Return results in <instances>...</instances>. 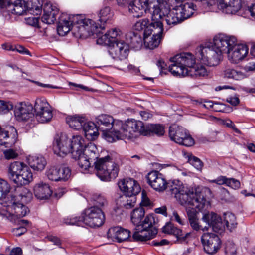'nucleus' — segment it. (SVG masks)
<instances>
[{"mask_svg":"<svg viewBox=\"0 0 255 255\" xmlns=\"http://www.w3.org/2000/svg\"><path fill=\"white\" fill-rule=\"evenodd\" d=\"M195 55L190 52H182L169 58L173 64H207L211 56L214 61L220 62L223 59V54H228L229 59L233 64H237L243 60L248 53L246 45L237 44V39L234 36H229L219 34L213 38V43L206 44L205 46L200 45L195 49Z\"/></svg>","mask_w":255,"mask_h":255,"instance_id":"f257e3e1","label":"nucleus"},{"mask_svg":"<svg viewBox=\"0 0 255 255\" xmlns=\"http://www.w3.org/2000/svg\"><path fill=\"white\" fill-rule=\"evenodd\" d=\"M155 3L156 5H153V10L150 19L145 18L139 20L136 22L135 26L137 29H141L143 27L145 28V37L153 33V36L148 42V46L151 49L158 47L163 38L164 20L170 27L183 21L176 6L171 9L166 8L165 7L163 9L158 0H157Z\"/></svg>","mask_w":255,"mask_h":255,"instance_id":"f03ea898","label":"nucleus"},{"mask_svg":"<svg viewBox=\"0 0 255 255\" xmlns=\"http://www.w3.org/2000/svg\"><path fill=\"white\" fill-rule=\"evenodd\" d=\"M136 23L134 25V31H130L126 35V42L119 40L120 30L116 28L112 29L107 31L102 37L97 40V44L106 45L108 47V52L111 57L115 59L120 60L125 59L128 57L129 49L135 51L140 50L142 46L143 40L146 42V39L153 33L146 37L144 35L145 29L136 28Z\"/></svg>","mask_w":255,"mask_h":255,"instance_id":"7ed1b4c3","label":"nucleus"},{"mask_svg":"<svg viewBox=\"0 0 255 255\" xmlns=\"http://www.w3.org/2000/svg\"><path fill=\"white\" fill-rule=\"evenodd\" d=\"M8 175L9 179L18 185L13 193H10L9 198H14L25 204L30 202L32 199V193L22 186L32 180L33 175L30 168L23 162L14 161L8 167Z\"/></svg>","mask_w":255,"mask_h":255,"instance_id":"20e7f679","label":"nucleus"},{"mask_svg":"<svg viewBox=\"0 0 255 255\" xmlns=\"http://www.w3.org/2000/svg\"><path fill=\"white\" fill-rule=\"evenodd\" d=\"M144 123L135 119H128L125 122L122 121L116 122L114 127V136L110 132H106V140L113 142L117 140L135 138L139 135H143L145 133Z\"/></svg>","mask_w":255,"mask_h":255,"instance_id":"39448f33","label":"nucleus"},{"mask_svg":"<svg viewBox=\"0 0 255 255\" xmlns=\"http://www.w3.org/2000/svg\"><path fill=\"white\" fill-rule=\"evenodd\" d=\"M94 164L96 175L103 181L109 182L118 175L119 166L109 155L100 158Z\"/></svg>","mask_w":255,"mask_h":255,"instance_id":"423d86ee","label":"nucleus"},{"mask_svg":"<svg viewBox=\"0 0 255 255\" xmlns=\"http://www.w3.org/2000/svg\"><path fill=\"white\" fill-rule=\"evenodd\" d=\"M180 204L183 206H192L199 209L204 207L206 199L202 192L196 190L194 193L193 189L191 190L187 187L184 189V192L180 193L175 197Z\"/></svg>","mask_w":255,"mask_h":255,"instance_id":"0eeeda50","label":"nucleus"},{"mask_svg":"<svg viewBox=\"0 0 255 255\" xmlns=\"http://www.w3.org/2000/svg\"><path fill=\"white\" fill-rule=\"evenodd\" d=\"M202 219L208 225V227L205 226L202 228L201 225H199L197 218L189 221L190 226L194 230L196 231H198L200 230L203 231H207L208 229V227H211L214 232H219L225 229V225L222 221L221 217L215 213H205L203 215Z\"/></svg>","mask_w":255,"mask_h":255,"instance_id":"6e6552de","label":"nucleus"},{"mask_svg":"<svg viewBox=\"0 0 255 255\" xmlns=\"http://www.w3.org/2000/svg\"><path fill=\"white\" fill-rule=\"evenodd\" d=\"M77 156L72 158L78 161V164L82 171L92 168L94 166V162L100 158L96 146L92 143H88L83 152L78 154Z\"/></svg>","mask_w":255,"mask_h":255,"instance_id":"1a4fd4ad","label":"nucleus"},{"mask_svg":"<svg viewBox=\"0 0 255 255\" xmlns=\"http://www.w3.org/2000/svg\"><path fill=\"white\" fill-rule=\"evenodd\" d=\"M169 136L172 141L185 146H191L195 143L189 132L184 128L173 124L169 127Z\"/></svg>","mask_w":255,"mask_h":255,"instance_id":"9d476101","label":"nucleus"},{"mask_svg":"<svg viewBox=\"0 0 255 255\" xmlns=\"http://www.w3.org/2000/svg\"><path fill=\"white\" fill-rule=\"evenodd\" d=\"M83 213L84 216L81 217L82 224L91 227H99L104 223L105 217L103 209L92 206L85 209Z\"/></svg>","mask_w":255,"mask_h":255,"instance_id":"9b49d317","label":"nucleus"},{"mask_svg":"<svg viewBox=\"0 0 255 255\" xmlns=\"http://www.w3.org/2000/svg\"><path fill=\"white\" fill-rule=\"evenodd\" d=\"M34 116L37 120L42 123H47L53 117L52 111L49 104L41 99H36L34 106Z\"/></svg>","mask_w":255,"mask_h":255,"instance_id":"f8f14e48","label":"nucleus"},{"mask_svg":"<svg viewBox=\"0 0 255 255\" xmlns=\"http://www.w3.org/2000/svg\"><path fill=\"white\" fill-rule=\"evenodd\" d=\"M151 0H134L128 3V10L133 17L139 18L144 13L150 12L153 5H156L155 2Z\"/></svg>","mask_w":255,"mask_h":255,"instance_id":"ddd939ff","label":"nucleus"},{"mask_svg":"<svg viewBox=\"0 0 255 255\" xmlns=\"http://www.w3.org/2000/svg\"><path fill=\"white\" fill-rule=\"evenodd\" d=\"M201 240L205 252L208 254L216 253L221 248V241L219 237L214 233H204Z\"/></svg>","mask_w":255,"mask_h":255,"instance_id":"4468645a","label":"nucleus"},{"mask_svg":"<svg viewBox=\"0 0 255 255\" xmlns=\"http://www.w3.org/2000/svg\"><path fill=\"white\" fill-rule=\"evenodd\" d=\"M247 0H219L218 7L227 14H235L240 10L245 11Z\"/></svg>","mask_w":255,"mask_h":255,"instance_id":"2eb2a0df","label":"nucleus"},{"mask_svg":"<svg viewBox=\"0 0 255 255\" xmlns=\"http://www.w3.org/2000/svg\"><path fill=\"white\" fill-rule=\"evenodd\" d=\"M14 115L18 121L27 122L34 117V106L28 102L17 103L13 108Z\"/></svg>","mask_w":255,"mask_h":255,"instance_id":"dca6fc26","label":"nucleus"},{"mask_svg":"<svg viewBox=\"0 0 255 255\" xmlns=\"http://www.w3.org/2000/svg\"><path fill=\"white\" fill-rule=\"evenodd\" d=\"M75 31L74 34H77V36L79 37L80 38H85L88 36H93L98 39L100 37L103 36L99 30H98V24L96 22L93 20L92 23H89V22H85V24H81L76 26L73 28ZM97 42V40H96Z\"/></svg>","mask_w":255,"mask_h":255,"instance_id":"f3484780","label":"nucleus"},{"mask_svg":"<svg viewBox=\"0 0 255 255\" xmlns=\"http://www.w3.org/2000/svg\"><path fill=\"white\" fill-rule=\"evenodd\" d=\"M70 139L63 133L57 134L53 142V151L55 154L64 157L70 152Z\"/></svg>","mask_w":255,"mask_h":255,"instance_id":"a211bd4d","label":"nucleus"},{"mask_svg":"<svg viewBox=\"0 0 255 255\" xmlns=\"http://www.w3.org/2000/svg\"><path fill=\"white\" fill-rule=\"evenodd\" d=\"M147 183L155 190L159 192L164 191L167 182L163 175L157 171H152L147 176Z\"/></svg>","mask_w":255,"mask_h":255,"instance_id":"6ab92c4d","label":"nucleus"},{"mask_svg":"<svg viewBox=\"0 0 255 255\" xmlns=\"http://www.w3.org/2000/svg\"><path fill=\"white\" fill-rule=\"evenodd\" d=\"M118 186L125 194L136 196L141 190L138 182L132 178H126L121 180L118 182Z\"/></svg>","mask_w":255,"mask_h":255,"instance_id":"aec40b11","label":"nucleus"},{"mask_svg":"<svg viewBox=\"0 0 255 255\" xmlns=\"http://www.w3.org/2000/svg\"><path fill=\"white\" fill-rule=\"evenodd\" d=\"M96 119L99 129L102 132V136L105 140L106 132L111 133L114 136V127L117 121H115L112 116L106 114L99 116Z\"/></svg>","mask_w":255,"mask_h":255,"instance_id":"412c9836","label":"nucleus"},{"mask_svg":"<svg viewBox=\"0 0 255 255\" xmlns=\"http://www.w3.org/2000/svg\"><path fill=\"white\" fill-rule=\"evenodd\" d=\"M27 2L24 0H9L7 2L5 12L10 13L22 15L27 11Z\"/></svg>","mask_w":255,"mask_h":255,"instance_id":"4be33fe9","label":"nucleus"},{"mask_svg":"<svg viewBox=\"0 0 255 255\" xmlns=\"http://www.w3.org/2000/svg\"><path fill=\"white\" fill-rule=\"evenodd\" d=\"M107 237L113 241L121 243L130 237V232L128 229L116 226L111 228L107 232Z\"/></svg>","mask_w":255,"mask_h":255,"instance_id":"5701e85b","label":"nucleus"},{"mask_svg":"<svg viewBox=\"0 0 255 255\" xmlns=\"http://www.w3.org/2000/svg\"><path fill=\"white\" fill-rule=\"evenodd\" d=\"M24 204L25 203L18 202V201H16V199H14V198L10 199L8 197L6 199L5 206L9 210H13L19 218L26 216L29 212V209Z\"/></svg>","mask_w":255,"mask_h":255,"instance_id":"b1692460","label":"nucleus"},{"mask_svg":"<svg viewBox=\"0 0 255 255\" xmlns=\"http://www.w3.org/2000/svg\"><path fill=\"white\" fill-rule=\"evenodd\" d=\"M186 65H158L160 73L167 74V72H170L172 75L176 76L184 77L188 76V73H186V70L188 69V66L186 67Z\"/></svg>","mask_w":255,"mask_h":255,"instance_id":"393cba45","label":"nucleus"},{"mask_svg":"<svg viewBox=\"0 0 255 255\" xmlns=\"http://www.w3.org/2000/svg\"><path fill=\"white\" fill-rule=\"evenodd\" d=\"M70 153L72 157H78L77 155L83 152L87 147L84 139L80 135H76L70 139Z\"/></svg>","mask_w":255,"mask_h":255,"instance_id":"a878e982","label":"nucleus"},{"mask_svg":"<svg viewBox=\"0 0 255 255\" xmlns=\"http://www.w3.org/2000/svg\"><path fill=\"white\" fill-rule=\"evenodd\" d=\"M162 232L164 233L174 235L178 241L180 242H184L191 235V233H185L170 223H167L162 228Z\"/></svg>","mask_w":255,"mask_h":255,"instance_id":"bb28decb","label":"nucleus"},{"mask_svg":"<svg viewBox=\"0 0 255 255\" xmlns=\"http://www.w3.org/2000/svg\"><path fill=\"white\" fill-rule=\"evenodd\" d=\"M136 230L132 236V241L135 242H145L154 238L158 232L156 228H152L150 231H145L142 229Z\"/></svg>","mask_w":255,"mask_h":255,"instance_id":"cd10ccee","label":"nucleus"},{"mask_svg":"<svg viewBox=\"0 0 255 255\" xmlns=\"http://www.w3.org/2000/svg\"><path fill=\"white\" fill-rule=\"evenodd\" d=\"M34 193L38 199H47L51 196L52 191L48 184L41 182L34 186Z\"/></svg>","mask_w":255,"mask_h":255,"instance_id":"c85d7f7f","label":"nucleus"},{"mask_svg":"<svg viewBox=\"0 0 255 255\" xmlns=\"http://www.w3.org/2000/svg\"><path fill=\"white\" fill-rule=\"evenodd\" d=\"M176 7L183 21L190 18L197 9V6L193 2H186Z\"/></svg>","mask_w":255,"mask_h":255,"instance_id":"c756f323","label":"nucleus"},{"mask_svg":"<svg viewBox=\"0 0 255 255\" xmlns=\"http://www.w3.org/2000/svg\"><path fill=\"white\" fill-rule=\"evenodd\" d=\"M114 14L109 6H105L101 9L99 13V19L96 24H98V30L100 31L105 28V24L108 20H110L113 16Z\"/></svg>","mask_w":255,"mask_h":255,"instance_id":"7c9ffc66","label":"nucleus"},{"mask_svg":"<svg viewBox=\"0 0 255 255\" xmlns=\"http://www.w3.org/2000/svg\"><path fill=\"white\" fill-rule=\"evenodd\" d=\"M58 13L57 10H55L52 5H45L43 7V14L42 21L48 24H53L56 20V16Z\"/></svg>","mask_w":255,"mask_h":255,"instance_id":"2f4dec72","label":"nucleus"},{"mask_svg":"<svg viewBox=\"0 0 255 255\" xmlns=\"http://www.w3.org/2000/svg\"><path fill=\"white\" fill-rule=\"evenodd\" d=\"M66 121L71 128L75 130H80L83 128L87 120L85 117L79 115L68 116Z\"/></svg>","mask_w":255,"mask_h":255,"instance_id":"473e14b6","label":"nucleus"},{"mask_svg":"<svg viewBox=\"0 0 255 255\" xmlns=\"http://www.w3.org/2000/svg\"><path fill=\"white\" fill-rule=\"evenodd\" d=\"M136 202L135 196L124 194L119 196L117 200L116 204L119 207L128 209L133 208L135 206Z\"/></svg>","mask_w":255,"mask_h":255,"instance_id":"72a5a7b5","label":"nucleus"},{"mask_svg":"<svg viewBox=\"0 0 255 255\" xmlns=\"http://www.w3.org/2000/svg\"><path fill=\"white\" fill-rule=\"evenodd\" d=\"M73 29L70 21L67 20V14L63 13L59 17L57 24V30L58 34L62 36H65Z\"/></svg>","mask_w":255,"mask_h":255,"instance_id":"f704fd0d","label":"nucleus"},{"mask_svg":"<svg viewBox=\"0 0 255 255\" xmlns=\"http://www.w3.org/2000/svg\"><path fill=\"white\" fill-rule=\"evenodd\" d=\"M82 129L84 131L86 137L89 140H94L99 135V128H97L93 122L86 121Z\"/></svg>","mask_w":255,"mask_h":255,"instance_id":"c9c22d12","label":"nucleus"},{"mask_svg":"<svg viewBox=\"0 0 255 255\" xmlns=\"http://www.w3.org/2000/svg\"><path fill=\"white\" fill-rule=\"evenodd\" d=\"M145 133L143 135H151L156 134L158 136L163 135L164 134V127L161 124H148L144 125Z\"/></svg>","mask_w":255,"mask_h":255,"instance_id":"e433bc0d","label":"nucleus"},{"mask_svg":"<svg viewBox=\"0 0 255 255\" xmlns=\"http://www.w3.org/2000/svg\"><path fill=\"white\" fill-rule=\"evenodd\" d=\"M158 219L154 214L147 215L144 220L140 223V228L145 231H150L151 229L156 228L155 225L158 223Z\"/></svg>","mask_w":255,"mask_h":255,"instance_id":"4c0bfd02","label":"nucleus"},{"mask_svg":"<svg viewBox=\"0 0 255 255\" xmlns=\"http://www.w3.org/2000/svg\"><path fill=\"white\" fill-rule=\"evenodd\" d=\"M28 163L32 168L37 171L43 170L46 165L45 158L42 156H30L28 158Z\"/></svg>","mask_w":255,"mask_h":255,"instance_id":"58836bf2","label":"nucleus"},{"mask_svg":"<svg viewBox=\"0 0 255 255\" xmlns=\"http://www.w3.org/2000/svg\"><path fill=\"white\" fill-rule=\"evenodd\" d=\"M144 215L145 210L142 207L135 208L131 213V221L137 228L136 230L140 229L139 224L141 223Z\"/></svg>","mask_w":255,"mask_h":255,"instance_id":"ea45409f","label":"nucleus"},{"mask_svg":"<svg viewBox=\"0 0 255 255\" xmlns=\"http://www.w3.org/2000/svg\"><path fill=\"white\" fill-rule=\"evenodd\" d=\"M207 70L203 65H191L186 70V73H188V76L191 77L204 76L207 75Z\"/></svg>","mask_w":255,"mask_h":255,"instance_id":"a19ab883","label":"nucleus"},{"mask_svg":"<svg viewBox=\"0 0 255 255\" xmlns=\"http://www.w3.org/2000/svg\"><path fill=\"white\" fill-rule=\"evenodd\" d=\"M27 4V12L35 15L41 14L43 6L42 0H29Z\"/></svg>","mask_w":255,"mask_h":255,"instance_id":"79ce46f5","label":"nucleus"},{"mask_svg":"<svg viewBox=\"0 0 255 255\" xmlns=\"http://www.w3.org/2000/svg\"><path fill=\"white\" fill-rule=\"evenodd\" d=\"M186 188V187H185L181 181L174 180L167 182L166 189H168L169 191L175 197L177 194L184 192V189Z\"/></svg>","mask_w":255,"mask_h":255,"instance_id":"37998d69","label":"nucleus"},{"mask_svg":"<svg viewBox=\"0 0 255 255\" xmlns=\"http://www.w3.org/2000/svg\"><path fill=\"white\" fill-rule=\"evenodd\" d=\"M67 20L70 21V24L74 28L76 26L81 24H85V22L92 23L93 20L90 19H86L81 14L69 15L67 14Z\"/></svg>","mask_w":255,"mask_h":255,"instance_id":"c03bdc74","label":"nucleus"},{"mask_svg":"<svg viewBox=\"0 0 255 255\" xmlns=\"http://www.w3.org/2000/svg\"><path fill=\"white\" fill-rule=\"evenodd\" d=\"M224 221L226 228L230 232L236 228L238 223L234 214L231 212H227L224 214Z\"/></svg>","mask_w":255,"mask_h":255,"instance_id":"a18cd8bd","label":"nucleus"},{"mask_svg":"<svg viewBox=\"0 0 255 255\" xmlns=\"http://www.w3.org/2000/svg\"><path fill=\"white\" fill-rule=\"evenodd\" d=\"M46 175L50 180L60 181V169L57 167L51 166L48 168L46 171Z\"/></svg>","mask_w":255,"mask_h":255,"instance_id":"49530a36","label":"nucleus"},{"mask_svg":"<svg viewBox=\"0 0 255 255\" xmlns=\"http://www.w3.org/2000/svg\"><path fill=\"white\" fill-rule=\"evenodd\" d=\"M91 201L94 204L93 206H96L102 209L108 204L107 201L105 197L101 194L94 193L92 195Z\"/></svg>","mask_w":255,"mask_h":255,"instance_id":"de8ad7c7","label":"nucleus"},{"mask_svg":"<svg viewBox=\"0 0 255 255\" xmlns=\"http://www.w3.org/2000/svg\"><path fill=\"white\" fill-rule=\"evenodd\" d=\"M246 77L245 75L241 72L234 69H227L224 71V77L233 79L236 80H241Z\"/></svg>","mask_w":255,"mask_h":255,"instance_id":"09e8293b","label":"nucleus"},{"mask_svg":"<svg viewBox=\"0 0 255 255\" xmlns=\"http://www.w3.org/2000/svg\"><path fill=\"white\" fill-rule=\"evenodd\" d=\"M10 186L4 180L0 179V199H3L6 203V199L10 197Z\"/></svg>","mask_w":255,"mask_h":255,"instance_id":"8fccbe9b","label":"nucleus"},{"mask_svg":"<svg viewBox=\"0 0 255 255\" xmlns=\"http://www.w3.org/2000/svg\"><path fill=\"white\" fill-rule=\"evenodd\" d=\"M60 169V181H66L71 176V169L65 165L61 166Z\"/></svg>","mask_w":255,"mask_h":255,"instance_id":"3c124183","label":"nucleus"},{"mask_svg":"<svg viewBox=\"0 0 255 255\" xmlns=\"http://www.w3.org/2000/svg\"><path fill=\"white\" fill-rule=\"evenodd\" d=\"M14 106L11 102L0 100V114H6L12 110Z\"/></svg>","mask_w":255,"mask_h":255,"instance_id":"603ef678","label":"nucleus"},{"mask_svg":"<svg viewBox=\"0 0 255 255\" xmlns=\"http://www.w3.org/2000/svg\"><path fill=\"white\" fill-rule=\"evenodd\" d=\"M121 67H117L118 69L125 72H129L132 74H138L140 73V70L133 65H121Z\"/></svg>","mask_w":255,"mask_h":255,"instance_id":"864d4df0","label":"nucleus"},{"mask_svg":"<svg viewBox=\"0 0 255 255\" xmlns=\"http://www.w3.org/2000/svg\"><path fill=\"white\" fill-rule=\"evenodd\" d=\"M64 222L66 225L82 226L81 217H75L72 218H65L64 219Z\"/></svg>","mask_w":255,"mask_h":255,"instance_id":"5fc2aeb1","label":"nucleus"},{"mask_svg":"<svg viewBox=\"0 0 255 255\" xmlns=\"http://www.w3.org/2000/svg\"><path fill=\"white\" fill-rule=\"evenodd\" d=\"M3 154L5 158L7 160L15 159L18 156V154L16 150L13 149H8L4 150Z\"/></svg>","mask_w":255,"mask_h":255,"instance_id":"6e6d98bb","label":"nucleus"},{"mask_svg":"<svg viewBox=\"0 0 255 255\" xmlns=\"http://www.w3.org/2000/svg\"><path fill=\"white\" fill-rule=\"evenodd\" d=\"M196 209H199L194 206L192 207H188L186 208V213L189 221L197 218V212Z\"/></svg>","mask_w":255,"mask_h":255,"instance_id":"4d7b16f0","label":"nucleus"},{"mask_svg":"<svg viewBox=\"0 0 255 255\" xmlns=\"http://www.w3.org/2000/svg\"><path fill=\"white\" fill-rule=\"evenodd\" d=\"M189 162L198 170H201L203 167V163L199 158L195 156H191L189 158Z\"/></svg>","mask_w":255,"mask_h":255,"instance_id":"13d9d810","label":"nucleus"},{"mask_svg":"<svg viewBox=\"0 0 255 255\" xmlns=\"http://www.w3.org/2000/svg\"><path fill=\"white\" fill-rule=\"evenodd\" d=\"M226 185L234 189H237L240 188V182L239 180L235 178H228V181L227 182Z\"/></svg>","mask_w":255,"mask_h":255,"instance_id":"bf43d9fd","label":"nucleus"},{"mask_svg":"<svg viewBox=\"0 0 255 255\" xmlns=\"http://www.w3.org/2000/svg\"><path fill=\"white\" fill-rule=\"evenodd\" d=\"M25 22L26 24L35 27H38L39 18L31 17L25 18Z\"/></svg>","mask_w":255,"mask_h":255,"instance_id":"052dcab7","label":"nucleus"},{"mask_svg":"<svg viewBox=\"0 0 255 255\" xmlns=\"http://www.w3.org/2000/svg\"><path fill=\"white\" fill-rule=\"evenodd\" d=\"M12 232L16 236H20L27 232V229L25 227L21 226L18 228H14Z\"/></svg>","mask_w":255,"mask_h":255,"instance_id":"680f3d73","label":"nucleus"},{"mask_svg":"<svg viewBox=\"0 0 255 255\" xmlns=\"http://www.w3.org/2000/svg\"><path fill=\"white\" fill-rule=\"evenodd\" d=\"M228 181V178L224 176H220L217 177L216 179L211 181V182L216 183L218 185H226L227 182Z\"/></svg>","mask_w":255,"mask_h":255,"instance_id":"e2e57ef3","label":"nucleus"},{"mask_svg":"<svg viewBox=\"0 0 255 255\" xmlns=\"http://www.w3.org/2000/svg\"><path fill=\"white\" fill-rule=\"evenodd\" d=\"M172 218L180 225H184L186 222V219L185 218L182 219L176 211L173 212Z\"/></svg>","mask_w":255,"mask_h":255,"instance_id":"0e129e2a","label":"nucleus"},{"mask_svg":"<svg viewBox=\"0 0 255 255\" xmlns=\"http://www.w3.org/2000/svg\"><path fill=\"white\" fill-rule=\"evenodd\" d=\"M245 11H248L251 15L255 19V3H252L251 5L247 2V5Z\"/></svg>","mask_w":255,"mask_h":255,"instance_id":"69168bd1","label":"nucleus"},{"mask_svg":"<svg viewBox=\"0 0 255 255\" xmlns=\"http://www.w3.org/2000/svg\"><path fill=\"white\" fill-rule=\"evenodd\" d=\"M15 51L18 52L19 53L27 55H30V51L23 46L17 45L15 46Z\"/></svg>","mask_w":255,"mask_h":255,"instance_id":"338daca9","label":"nucleus"},{"mask_svg":"<svg viewBox=\"0 0 255 255\" xmlns=\"http://www.w3.org/2000/svg\"><path fill=\"white\" fill-rule=\"evenodd\" d=\"M225 250L226 253H233L235 251L234 245L232 242H227Z\"/></svg>","mask_w":255,"mask_h":255,"instance_id":"774afa93","label":"nucleus"}]
</instances>
